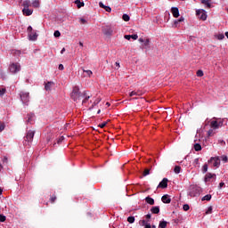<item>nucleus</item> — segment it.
I'll use <instances>...</instances> for the list:
<instances>
[{"label":"nucleus","instance_id":"e433bc0d","mask_svg":"<svg viewBox=\"0 0 228 228\" xmlns=\"http://www.w3.org/2000/svg\"><path fill=\"white\" fill-rule=\"evenodd\" d=\"M127 222L129 224H134V216H128L127 217Z\"/></svg>","mask_w":228,"mask_h":228},{"label":"nucleus","instance_id":"a878e982","mask_svg":"<svg viewBox=\"0 0 228 228\" xmlns=\"http://www.w3.org/2000/svg\"><path fill=\"white\" fill-rule=\"evenodd\" d=\"M194 150L196 151V152H199V151H202V146L200 145V143L196 142L194 144Z\"/></svg>","mask_w":228,"mask_h":228},{"label":"nucleus","instance_id":"2f4dec72","mask_svg":"<svg viewBox=\"0 0 228 228\" xmlns=\"http://www.w3.org/2000/svg\"><path fill=\"white\" fill-rule=\"evenodd\" d=\"M122 19L125 22H129L130 17L127 14H123Z\"/></svg>","mask_w":228,"mask_h":228},{"label":"nucleus","instance_id":"423d86ee","mask_svg":"<svg viewBox=\"0 0 228 228\" xmlns=\"http://www.w3.org/2000/svg\"><path fill=\"white\" fill-rule=\"evenodd\" d=\"M196 15L201 20H208V12L204 9H199L196 11Z\"/></svg>","mask_w":228,"mask_h":228},{"label":"nucleus","instance_id":"473e14b6","mask_svg":"<svg viewBox=\"0 0 228 228\" xmlns=\"http://www.w3.org/2000/svg\"><path fill=\"white\" fill-rule=\"evenodd\" d=\"M174 171L175 174H181V167L175 166Z\"/></svg>","mask_w":228,"mask_h":228},{"label":"nucleus","instance_id":"0e129e2a","mask_svg":"<svg viewBox=\"0 0 228 228\" xmlns=\"http://www.w3.org/2000/svg\"><path fill=\"white\" fill-rule=\"evenodd\" d=\"M151 214H147V215H146V219H147V220H151Z\"/></svg>","mask_w":228,"mask_h":228},{"label":"nucleus","instance_id":"39448f33","mask_svg":"<svg viewBox=\"0 0 228 228\" xmlns=\"http://www.w3.org/2000/svg\"><path fill=\"white\" fill-rule=\"evenodd\" d=\"M34 137H35V130H28L24 138V140H25L24 145H29V143H31V142H33Z\"/></svg>","mask_w":228,"mask_h":228},{"label":"nucleus","instance_id":"f704fd0d","mask_svg":"<svg viewBox=\"0 0 228 228\" xmlns=\"http://www.w3.org/2000/svg\"><path fill=\"white\" fill-rule=\"evenodd\" d=\"M216 37L217 40H224V38H225V36L224 34H217Z\"/></svg>","mask_w":228,"mask_h":228},{"label":"nucleus","instance_id":"f03ea898","mask_svg":"<svg viewBox=\"0 0 228 228\" xmlns=\"http://www.w3.org/2000/svg\"><path fill=\"white\" fill-rule=\"evenodd\" d=\"M8 70L10 72V74H19V72H20V70H22V67L20 66V63L19 62H11L9 64V68Z\"/></svg>","mask_w":228,"mask_h":228},{"label":"nucleus","instance_id":"1a4fd4ad","mask_svg":"<svg viewBox=\"0 0 228 228\" xmlns=\"http://www.w3.org/2000/svg\"><path fill=\"white\" fill-rule=\"evenodd\" d=\"M208 163H212L213 167L218 168V167H220V159L218 157H212L208 160Z\"/></svg>","mask_w":228,"mask_h":228},{"label":"nucleus","instance_id":"aec40b11","mask_svg":"<svg viewBox=\"0 0 228 228\" xmlns=\"http://www.w3.org/2000/svg\"><path fill=\"white\" fill-rule=\"evenodd\" d=\"M99 6H100V8H103V10L107 11L109 13H110V12H111V7L104 5V4H102V2L99 3Z\"/></svg>","mask_w":228,"mask_h":228},{"label":"nucleus","instance_id":"8fccbe9b","mask_svg":"<svg viewBox=\"0 0 228 228\" xmlns=\"http://www.w3.org/2000/svg\"><path fill=\"white\" fill-rule=\"evenodd\" d=\"M193 165H194V167H197V165H200V163H199V159H195L193 160Z\"/></svg>","mask_w":228,"mask_h":228},{"label":"nucleus","instance_id":"7ed1b4c3","mask_svg":"<svg viewBox=\"0 0 228 228\" xmlns=\"http://www.w3.org/2000/svg\"><path fill=\"white\" fill-rule=\"evenodd\" d=\"M222 126H224V118H213L210 120V127L212 129H219Z\"/></svg>","mask_w":228,"mask_h":228},{"label":"nucleus","instance_id":"cd10ccee","mask_svg":"<svg viewBox=\"0 0 228 228\" xmlns=\"http://www.w3.org/2000/svg\"><path fill=\"white\" fill-rule=\"evenodd\" d=\"M140 225H144L145 226V228H151V224H147V222L145 221V220H142V221H140Z\"/></svg>","mask_w":228,"mask_h":228},{"label":"nucleus","instance_id":"e2e57ef3","mask_svg":"<svg viewBox=\"0 0 228 228\" xmlns=\"http://www.w3.org/2000/svg\"><path fill=\"white\" fill-rule=\"evenodd\" d=\"M218 142H219V143H221V145H225V141H224V140H219Z\"/></svg>","mask_w":228,"mask_h":228},{"label":"nucleus","instance_id":"69168bd1","mask_svg":"<svg viewBox=\"0 0 228 228\" xmlns=\"http://www.w3.org/2000/svg\"><path fill=\"white\" fill-rule=\"evenodd\" d=\"M139 42H141V44H143L145 42V39L141 37V38H139Z\"/></svg>","mask_w":228,"mask_h":228},{"label":"nucleus","instance_id":"9b49d317","mask_svg":"<svg viewBox=\"0 0 228 228\" xmlns=\"http://www.w3.org/2000/svg\"><path fill=\"white\" fill-rule=\"evenodd\" d=\"M168 186V179L163 178V180L159 183L158 188H167Z\"/></svg>","mask_w":228,"mask_h":228},{"label":"nucleus","instance_id":"dca6fc26","mask_svg":"<svg viewBox=\"0 0 228 228\" xmlns=\"http://www.w3.org/2000/svg\"><path fill=\"white\" fill-rule=\"evenodd\" d=\"M22 12L23 15H27V17H29V15H33V10L29 8H23Z\"/></svg>","mask_w":228,"mask_h":228},{"label":"nucleus","instance_id":"6e6552de","mask_svg":"<svg viewBox=\"0 0 228 228\" xmlns=\"http://www.w3.org/2000/svg\"><path fill=\"white\" fill-rule=\"evenodd\" d=\"M20 97L21 102H23V104L28 106V102H29V93L20 92Z\"/></svg>","mask_w":228,"mask_h":228},{"label":"nucleus","instance_id":"5fc2aeb1","mask_svg":"<svg viewBox=\"0 0 228 228\" xmlns=\"http://www.w3.org/2000/svg\"><path fill=\"white\" fill-rule=\"evenodd\" d=\"M88 99H90V96H86L85 99L82 102L83 104H85L88 101Z\"/></svg>","mask_w":228,"mask_h":228},{"label":"nucleus","instance_id":"a18cd8bd","mask_svg":"<svg viewBox=\"0 0 228 228\" xmlns=\"http://www.w3.org/2000/svg\"><path fill=\"white\" fill-rule=\"evenodd\" d=\"M208 136H213V134H215V130L213 129L208 130Z\"/></svg>","mask_w":228,"mask_h":228},{"label":"nucleus","instance_id":"338daca9","mask_svg":"<svg viewBox=\"0 0 228 228\" xmlns=\"http://www.w3.org/2000/svg\"><path fill=\"white\" fill-rule=\"evenodd\" d=\"M54 200H56V197H52L51 198V202H54Z\"/></svg>","mask_w":228,"mask_h":228},{"label":"nucleus","instance_id":"a19ab883","mask_svg":"<svg viewBox=\"0 0 228 228\" xmlns=\"http://www.w3.org/2000/svg\"><path fill=\"white\" fill-rule=\"evenodd\" d=\"M202 172L203 174H206V172H208V164H204L202 167Z\"/></svg>","mask_w":228,"mask_h":228},{"label":"nucleus","instance_id":"c03bdc74","mask_svg":"<svg viewBox=\"0 0 228 228\" xmlns=\"http://www.w3.org/2000/svg\"><path fill=\"white\" fill-rule=\"evenodd\" d=\"M13 54H15V56H20L21 52L19 51V50H14V51H13Z\"/></svg>","mask_w":228,"mask_h":228},{"label":"nucleus","instance_id":"ea45409f","mask_svg":"<svg viewBox=\"0 0 228 228\" xmlns=\"http://www.w3.org/2000/svg\"><path fill=\"white\" fill-rule=\"evenodd\" d=\"M197 76H198V77H202V76H204V71L199 69V70L197 71Z\"/></svg>","mask_w":228,"mask_h":228},{"label":"nucleus","instance_id":"a211bd4d","mask_svg":"<svg viewBox=\"0 0 228 228\" xmlns=\"http://www.w3.org/2000/svg\"><path fill=\"white\" fill-rule=\"evenodd\" d=\"M142 46L144 49H151V40L149 38L145 39Z\"/></svg>","mask_w":228,"mask_h":228},{"label":"nucleus","instance_id":"4d7b16f0","mask_svg":"<svg viewBox=\"0 0 228 228\" xmlns=\"http://www.w3.org/2000/svg\"><path fill=\"white\" fill-rule=\"evenodd\" d=\"M126 40H131V35H125Z\"/></svg>","mask_w":228,"mask_h":228},{"label":"nucleus","instance_id":"58836bf2","mask_svg":"<svg viewBox=\"0 0 228 228\" xmlns=\"http://www.w3.org/2000/svg\"><path fill=\"white\" fill-rule=\"evenodd\" d=\"M183 211H190V205L184 204V205L183 206Z\"/></svg>","mask_w":228,"mask_h":228},{"label":"nucleus","instance_id":"412c9836","mask_svg":"<svg viewBox=\"0 0 228 228\" xmlns=\"http://www.w3.org/2000/svg\"><path fill=\"white\" fill-rule=\"evenodd\" d=\"M162 202H164V204H170L171 200L168 195L162 196Z\"/></svg>","mask_w":228,"mask_h":228},{"label":"nucleus","instance_id":"09e8293b","mask_svg":"<svg viewBox=\"0 0 228 228\" xmlns=\"http://www.w3.org/2000/svg\"><path fill=\"white\" fill-rule=\"evenodd\" d=\"M79 22H80V24H86V20L80 18Z\"/></svg>","mask_w":228,"mask_h":228},{"label":"nucleus","instance_id":"603ef678","mask_svg":"<svg viewBox=\"0 0 228 228\" xmlns=\"http://www.w3.org/2000/svg\"><path fill=\"white\" fill-rule=\"evenodd\" d=\"M131 38H133V40H138V35H131Z\"/></svg>","mask_w":228,"mask_h":228},{"label":"nucleus","instance_id":"c756f323","mask_svg":"<svg viewBox=\"0 0 228 228\" xmlns=\"http://www.w3.org/2000/svg\"><path fill=\"white\" fill-rule=\"evenodd\" d=\"M167 221H160L159 227V228H167Z\"/></svg>","mask_w":228,"mask_h":228},{"label":"nucleus","instance_id":"f3484780","mask_svg":"<svg viewBox=\"0 0 228 228\" xmlns=\"http://www.w3.org/2000/svg\"><path fill=\"white\" fill-rule=\"evenodd\" d=\"M84 72V77H92L94 76V72L90 69H83Z\"/></svg>","mask_w":228,"mask_h":228},{"label":"nucleus","instance_id":"7c9ffc66","mask_svg":"<svg viewBox=\"0 0 228 228\" xmlns=\"http://www.w3.org/2000/svg\"><path fill=\"white\" fill-rule=\"evenodd\" d=\"M211 213H213V207L212 206L208 207L206 210V215H211Z\"/></svg>","mask_w":228,"mask_h":228},{"label":"nucleus","instance_id":"20e7f679","mask_svg":"<svg viewBox=\"0 0 228 228\" xmlns=\"http://www.w3.org/2000/svg\"><path fill=\"white\" fill-rule=\"evenodd\" d=\"M27 31H28V39L31 42H35L37 38H38V34H37V31L33 30V27L28 26L27 28Z\"/></svg>","mask_w":228,"mask_h":228},{"label":"nucleus","instance_id":"774afa93","mask_svg":"<svg viewBox=\"0 0 228 228\" xmlns=\"http://www.w3.org/2000/svg\"><path fill=\"white\" fill-rule=\"evenodd\" d=\"M63 53H65V48H62L61 51V54H63Z\"/></svg>","mask_w":228,"mask_h":228},{"label":"nucleus","instance_id":"393cba45","mask_svg":"<svg viewBox=\"0 0 228 228\" xmlns=\"http://www.w3.org/2000/svg\"><path fill=\"white\" fill-rule=\"evenodd\" d=\"M151 211L153 215H158V213H159V207H152Z\"/></svg>","mask_w":228,"mask_h":228},{"label":"nucleus","instance_id":"49530a36","mask_svg":"<svg viewBox=\"0 0 228 228\" xmlns=\"http://www.w3.org/2000/svg\"><path fill=\"white\" fill-rule=\"evenodd\" d=\"M4 131V123L0 122V133Z\"/></svg>","mask_w":228,"mask_h":228},{"label":"nucleus","instance_id":"c85d7f7f","mask_svg":"<svg viewBox=\"0 0 228 228\" xmlns=\"http://www.w3.org/2000/svg\"><path fill=\"white\" fill-rule=\"evenodd\" d=\"M134 95H142V93H139L137 91H132L129 93V97H134Z\"/></svg>","mask_w":228,"mask_h":228},{"label":"nucleus","instance_id":"864d4df0","mask_svg":"<svg viewBox=\"0 0 228 228\" xmlns=\"http://www.w3.org/2000/svg\"><path fill=\"white\" fill-rule=\"evenodd\" d=\"M224 186H225V183L224 182H221L219 183V190H222V188H224Z\"/></svg>","mask_w":228,"mask_h":228},{"label":"nucleus","instance_id":"c9c22d12","mask_svg":"<svg viewBox=\"0 0 228 228\" xmlns=\"http://www.w3.org/2000/svg\"><path fill=\"white\" fill-rule=\"evenodd\" d=\"M53 37H55V38H60V37H61V33H60L59 30H55Z\"/></svg>","mask_w":228,"mask_h":228},{"label":"nucleus","instance_id":"b1692460","mask_svg":"<svg viewBox=\"0 0 228 228\" xmlns=\"http://www.w3.org/2000/svg\"><path fill=\"white\" fill-rule=\"evenodd\" d=\"M145 200H146L147 204H150V206H154V199H152L151 197H146Z\"/></svg>","mask_w":228,"mask_h":228},{"label":"nucleus","instance_id":"680f3d73","mask_svg":"<svg viewBox=\"0 0 228 228\" xmlns=\"http://www.w3.org/2000/svg\"><path fill=\"white\" fill-rule=\"evenodd\" d=\"M63 69H65V67H63V64H60L59 65V70H63Z\"/></svg>","mask_w":228,"mask_h":228},{"label":"nucleus","instance_id":"3c124183","mask_svg":"<svg viewBox=\"0 0 228 228\" xmlns=\"http://www.w3.org/2000/svg\"><path fill=\"white\" fill-rule=\"evenodd\" d=\"M149 174H151V171L149 169H145L143 172V175H149Z\"/></svg>","mask_w":228,"mask_h":228},{"label":"nucleus","instance_id":"ddd939ff","mask_svg":"<svg viewBox=\"0 0 228 228\" xmlns=\"http://www.w3.org/2000/svg\"><path fill=\"white\" fill-rule=\"evenodd\" d=\"M53 86H54V82L49 81L45 85V90H46V92H51Z\"/></svg>","mask_w":228,"mask_h":228},{"label":"nucleus","instance_id":"de8ad7c7","mask_svg":"<svg viewBox=\"0 0 228 228\" xmlns=\"http://www.w3.org/2000/svg\"><path fill=\"white\" fill-rule=\"evenodd\" d=\"M222 158V160L224 162V163H227V161H228V158H227V156H222L221 157Z\"/></svg>","mask_w":228,"mask_h":228},{"label":"nucleus","instance_id":"6e6d98bb","mask_svg":"<svg viewBox=\"0 0 228 228\" xmlns=\"http://www.w3.org/2000/svg\"><path fill=\"white\" fill-rule=\"evenodd\" d=\"M178 24H179V21H177V20H175V21H174L173 28H177V25H178Z\"/></svg>","mask_w":228,"mask_h":228},{"label":"nucleus","instance_id":"72a5a7b5","mask_svg":"<svg viewBox=\"0 0 228 228\" xmlns=\"http://www.w3.org/2000/svg\"><path fill=\"white\" fill-rule=\"evenodd\" d=\"M201 200H211V194L205 195Z\"/></svg>","mask_w":228,"mask_h":228},{"label":"nucleus","instance_id":"052dcab7","mask_svg":"<svg viewBox=\"0 0 228 228\" xmlns=\"http://www.w3.org/2000/svg\"><path fill=\"white\" fill-rule=\"evenodd\" d=\"M115 65L117 69H120V62H116Z\"/></svg>","mask_w":228,"mask_h":228},{"label":"nucleus","instance_id":"0eeeda50","mask_svg":"<svg viewBox=\"0 0 228 228\" xmlns=\"http://www.w3.org/2000/svg\"><path fill=\"white\" fill-rule=\"evenodd\" d=\"M80 97V93H79V87L75 86L73 87V90L71 92V99L74 100L75 102H77Z\"/></svg>","mask_w":228,"mask_h":228},{"label":"nucleus","instance_id":"bb28decb","mask_svg":"<svg viewBox=\"0 0 228 228\" xmlns=\"http://www.w3.org/2000/svg\"><path fill=\"white\" fill-rule=\"evenodd\" d=\"M75 4H77V8H83V6H85V3L79 0H76Z\"/></svg>","mask_w":228,"mask_h":228},{"label":"nucleus","instance_id":"6ab92c4d","mask_svg":"<svg viewBox=\"0 0 228 228\" xmlns=\"http://www.w3.org/2000/svg\"><path fill=\"white\" fill-rule=\"evenodd\" d=\"M31 6L33 8H40V0H33L31 2Z\"/></svg>","mask_w":228,"mask_h":228},{"label":"nucleus","instance_id":"4be33fe9","mask_svg":"<svg viewBox=\"0 0 228 228\" xmlns=\"http://www.w3.org/2000/svg\"><path fill=\"white\" fill-rule=\"evenodd\" d=\"M22 6H24V8H29V6H31V1L30 0H24L22 3Z\"/></svg>","mask_w":228,"mask_h":228},{"label":"nucleus","instance_id":"f257e3e1","mask_svg":"<svg viewBox=\"0 0 228 228\" xmlns=\"http://www.w3.org/2000/svg\"><path fill=\"white\" fill-rule=\"evenodd\" d=\"M200 193H202V188L199 185H191L187 191L188 197L193 198V197H200Z\"/></svg>","mask_w":228,"mask_h":228},{"label":"nucleus","instance_id":"37998d69","mask_svg":"<svg viewBox=\"0 0 228 228\" xmlns=\"http://www.w3.org/2000/svg\"><path fill=\"white\" fill-rule=\"evenodd\" d=\"M4 94H6V89H4V88H0V96L4 95Z\"/></svg>","mask_w":228,"mask_h":228},{"label":"nucleus","instance_id":"bf43d9fd","mask_svg":"<svg viewBox=\"0 0 228 228\" xmlns=\"http://www.w3.org/2000/svg\"><path fill=\"white\" fill-rule=\"evenodd\" d=\"M99 127H101L102 129L103 127H106V123H102V124H100V125H99Z\"/></svg>","mask_w":228,"mask_h":228},{"label":"nucleus","instance_id":"2eb2a0df","mask_svg":"<svg viewBox=\"0 0 228 228\" xmlns=\"http://www.w3.org/2000/svg\"><path fill=\"white\" fill-rule=\"evenodd\" d=\"M171 13L173 15V17H175V19H177V17H179V8L177 7H172L171 8Z\"/></svg>","mask_w":228,"mask_h":228},{"label":"nucleus","instance_id":"4c0bfd02","mask_svg":"<svg viewBox=\"0 0 228 228\" xmlns=\"http://www.w3.org/2000/svg\"><path fill=\"white\" fill-rule=\"evenodd\" d=\"M99 102H101V98H96L93 103V108H94V106H97V104H99Z\"/></svg>","mask_w":228,"mask_h":228},{"label":"nucleus","instance_id":"79ce46f5","mask_svg":"<svg viewBox=\"0 0 228 228\" xmlns=\"http://www.w3.org/2000/svg\"><path fill=\"white\" fill-rule=\"evenodd\" d=\"M0 222H6V216L0 214Z\"/></svg>","mask_w":228,"mask_h":228},{"label":"nucleus","instance_id":"9d476101","mask_svg":"<svg viewBox=\"0 0 228 228\" xmlns=\"http://www.w3.org/2000/svg\"><path fill=\"white\" fill-rule=\"evenodd\" d=\"M102 33L105 34L106 37H111V35H113V28L110 26H107L102 28Z\"/></svg>","mask_w":228,"mask_h":228},{"label":"nucleus","instance_id":"5701e85b","mask_svg":"<svg viewBox=\"0 0 228 228\" xmlns=\"http://www.w3.org/2000/svg\"><path fill=\"white\" fill-rule=\"evenodd\" d=\"M202 4H205L207 8H211V0H201Z\"/></svg>","mask_w":228,"mask_h":228},{"label":"nucleus","instance_id":"f8f14e48","mask_svg":"<svg viewBox=\"0 0 228 228\" xmlns=\"http://www.w3.org/2000/svg\"><path fill=\"white\" fill-rule=\"evenodd\" d=\"M216 175L211 174V173H208L205 175V183H209V182H211L212 179H216Z\"/></svg>","mask_w":228,"mask_h":228},{"label":"nucleus","instance_id":"4468645a","mask_svg":"<svg viewBox=\"0 0 228 228\" xmlns=\"http://www.w3.org/2000/svg\"><path fill=\"white\" fill-rule=\"evenodd\" d=\"M27 123L28 124H35V114H33V113L28 114Z\"/></svg>","mask_w":228,"mask_h":228},{"label":"nucleus","instance_id":"13d9d810","mask_svg":"<svg viewBox=\"0 0 228 228\" xmlns=\"http://www.w3.org/2000/svg\"><path fill=\"white\" fill-rule=\"evenodd\" d=\"M177 22H184V17H180V19L177 20Z\"/></svg>","mask_w":228,"mask_h":228}]
</instances>
